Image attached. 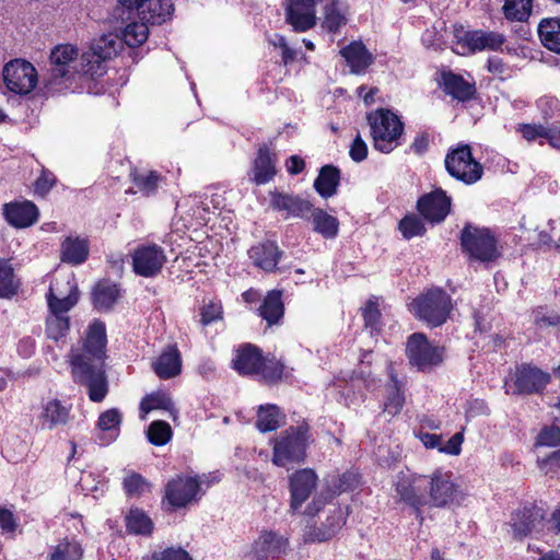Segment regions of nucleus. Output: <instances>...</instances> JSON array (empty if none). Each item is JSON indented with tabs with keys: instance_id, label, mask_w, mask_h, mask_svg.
Instances as JSON below:
<instances>
[{
	"instance_id": "nucleus-63",
	"label": "nucleus",
	"mask_w": 560,
	"mask_h": 560,
	"mask_svg": "<svg viewBox=\"0 0 560 560\" xmlns=\"http://www.w3.org/2000/svg\"><path fill=\"white\" fill-rule=\"evenodd\" d=\"M518 131L527 141H534L538 138L546 139V128L542 125L523 124L518 126Z\"/></svg>"
},
{
	"instance_id": "nucleus-26",
	"label": "nucleus",
	"mask_w": 560,
	"mask_h": 560,
	"mask_svg": "<svg viewBox=\"0 0 560 560\" xmlns=\"http://www.w3.org/2000/svg\"><path fill=\"white\" fill-rule=\"evenodd\" d=\"M346 513L340 506L329 511V515L320 527L311 529L307 534L310 541H327L331 539L345 525Z\"/></svg>"
},
{
	"instance_id": "nucleus-23",
	"label": "nucleus",
	"mask_w": 560,
	"mask_h": 560,
	"mask_svg": "<svg viewBox=\"0 0 560 560\" xmlns=\"http://www.w3.org/2000/svg\"><path fill=\"white\" fill-rule=\"evenodd\" d=\"M340 55L350 67L353 74H363L374 62V56L368 50L362 42H351L340 50Z\"/></svg>"
},
{
	"instance_id": "nucleus-25",
	"label": "nucleus",
	"mask_w": 560,
	"mask_h": 560,
	"mask_svg": "<svg viewBox=\"0 0 560 560\" xmlns=\"http://www.w3.org/2000/svg\"><path fill=\"white\" fill-rule=\"evenodd\" d=\"M261 358V351L257 347L247 343L236 350L232 364L240 374L253 375L258 373Z\"/></svg>"
},
{
	"instance_id": "nucleus-46",
	"label": "nucleus",
	"mask_w": 560,
	"mask_h": 560,
	"mask_svg": "<svg viewBox=\"0 0 560 560\" xmlns=\"http://www.w3.org/2000/svg\"><path fill=\"white\" fill-rule=\"evenodd\" d=\"M120 45L121 43L118 38L112 35H105L94 40L88 52L93 54L101 59L109 60L116 56Z\"/></svg>"
},
{
	"instance_id": "nucleus-24",
	"label": "nucleus",
	"mask_w": 560,
	"mask_h": 560,
	"mask_svg": "<svg viewBox=\"0 0 560 560\" xmlns=\"http://www.w3.org/2000/svg\"><path fill=\"white\" fill-rule=\"evenodd\" d=\"M78 57V49L70 44L55 47L50 54L51 79L54 81L70 77V63Z\"/></svg>"
},
{
	"instance_id": "nucleus-5",
	"label": "nucleus",
	"mask_w": 560,
	"mask_h": 560,
	"mask_svg": "<svg viewBox=\"0 0 560 560\" xmlns=\"http://www.w3.org/2000/svg\"><path fill=\"white\" fill-rule=\"evenodd\" d=\"M416 317L432 327L444 324L452 311V299L442 289H431L412 302Z\"/></svg>"
},
{
	"instance_id": "nucleus-51",
	"label": "nucleus",
	"mask_w": 560,
	"mask_h": 560,
	"mask_svg": "<svg viewBox=\"0 0 560 560\" xmlns=\"http://www.w3.org/2000/svg\"><path fill=\"white\" fill-rule=\"evenodd\" d=\"M150 443L156 446L165 445L172 438L171 425L162 420L153 421L147 432Z\"/></svg>"
},
{
	"instance_id": "nucleus-59",
	"label": "nucleus",
	"mask_w": 560,
	"mask_h": 560,
	"mask_svg": "<svg viewBox=\"0 0 560 560\" xmlns=\"http://www.w3.org/2000/svg\"><path fill=\"white\" fill-rule=\"evenodd\" d=\"M56 184V176L48 170H43L40 176L34 184V191L40 197H45Z\"/></svg>"
},
{
	"instance_id": "nucleus-31",
	"label": "nucleus",
	"mask_w": 560,
	"mask_h": 560,
	"mask_svg": "<svg viewBox=\"0 0 560 560\" xmlns=\"http://www.w3.org/2000/svg\"><path fill=\"white\" fill-rule=\"evenodd\" d=\"M70 415V407L65 406L58 399H51L43 406L39 416V422L43 429L52 430L58 425H63L68 422Z\"/></svg>"
},
{
	"instance_id": "nucleus-37",
	"label": "nucleus",
	"mask_w": 560,
	"mask_h": 560,
	"mask_svg": "<svg viewBox=\"0 0 560 560\" xmlns=\"http://www.w3.org/2000/svg\"><path fill=\"white\" fill-rule=\"evenodd\" d=\"M284 313V305L282 302V294L280 291H270L262 301L259 307L260 316L268 323L269 326L277 324Z\"/></svg>"
},
{
	"instance_id": "nucleus-41",
	"label": "nucleus",
	"mask_w": 560,
	"mask_h": 560,
	"mask_svg": "<svg viewBox=\"0 0 560 560\" xmlns=\"http://www.w3.org/2000/svg\"><path fill=\"white\" fill-rule=\"evenodd\" d=\"M83 548L74 539H63L52 546L48 560H82Z\"/></svg>"
},
{
	"instance_id": "nucleus-14",
	"label": "nucleus",
	"mask_w": 560,
	"mask_h": 560,
	"mask_svg": "<svg viewBox=\"0 0 560 560\" xmlns=\"http://www.w3.org/2000/svg\"><path fill=\"white\" fill-rule=\"evenodd\" d=\"M200 482L196 477L177 476L165 488V499L173 508H184L197 499Z\"/></svg>"
},
{
	"instance_id": "nucleus-1",
	"label": "nucleus",
	"mask_w": 560,
	"mask_h": 560,
	"mask_svg": "<svg viewBox=\"0 0 560 560\" xmlns=\"http://www.w3.org/2000/svg\"><path fill=\"white\" fill-rule=\"evenodd\" d=\"M106 343L105 324L94 320L85 331L82 346L72 347L69 353L72 380L85 388L93 402H102L109 392L105 370Z\"/></svg>"
},
{
	"instance_id": "nucleus-48",
	"label": "nucleus",
	"mask_w": 560,
	"mask_h": 560,
	"mask_svg": "<svg viewBox=\"0 0 560 560\" xmlns=\"http://www.w3.org/2000/svg\"><path fill=\"white\" fill-rule=\"evenodd\" d=\"M346 15L339 2L334 1L326 5L323 21L324 28L330 33H336L340 26L346 24Z\"/></svg>"
},
{
	"instance_id": "nucleus-47",
	"label": "nucleus",
	"mask_w": 560,
	"mask_h": 560,
	"mask_svg": "<svg viewBox=\"0 0 560 560\" xmlns=\"http://www.w3.org/2000/svg\"><path fill=\"white\" fill-rule=\"evenodd\" d=\"M149 22H131L122 31V39L129 47L142 45L149 35Z\"/></svg>"
},
{
	"instance_id": "nucleus-4",
	"label": "nucleus",
	"mask_w": 560,
	"mask_h": 560,
	"mask_svg": "<svg viewBox=\"0 0 560 560\" xmlns=\"http://www.w3.org/2000/svg\"><path fill=\"white\" fill-rule=\"evenodd\" d=\"M448 175L465 185H474L483 175V166L472 156L468 144H459L447 151L444 159Z\"/></svg>"
},
{
	"instance_id": "nucleus-34",
	"label": "nucleus",
	"mask_w": 560,
	"mask_h": 560,
	"mask_svg": "<svg viewBox=\"0 0 560 560\" xmlns=\"http://www.w3.org/2000/svg\"><path fill=\"white\" fill-rule=\"evenodd\" d=\"M89 256V245L85 240L68 236L61 243V260L71 265H80Z\"/></svg>"
},
{
	"instance_id": "nucleus-11",
	"label": "nucleus",
	"mask_w": 560,
	"mask_h": 560,
	"mask_svg": "<svg viewBox=\"0 0 560 560\" xmlns=\"http://www.w3.org/2000/svg\"><path fill=\"white\" fill-rule=\"evenodd\" d=\"M513 535L516 539H523L533 534L541 533L546 527V511L537 505H526L516 511L510 521Z\"/></svg>"
},
{
	"instance_id": "nucleus-6",
	"label": "nucleus",
	"mask_w": 560,
	"mask_h": 560,
	"mask_svg": "<svg viewBox=\"0 0 560 560\" xmlns=\"http://www.w3.org/2000/svg\"><path fill=\"white\" fill-rule=\"evenodd\" d=\"M460 245L470 258L481 262L493 261L500 255L495 237L486 228L466 224L460 232Z\"/></svg>"
},
{
	"instance_id": "nucleus-54",
	"label": "nucleus",
	"mask_w": 560,
	"mask_h": 560,
	"mask_svg": "<svg viewBox=\"0 0 560 560\" xmlns=\"http://www.w3.org/2000/svg\"><path fill=\"white\" fill-rule=\"evenodd\" d=\"M106 61L93 54L84 52L81 57L82 70L92 79L102 77L106 73Z\"/></svg>"
},
{
	"instance_id": "nucleus-28",
	"label": "nucleus",
	"mask_w": 560,
	"mask_h": 560,
	"mask_svg": "<svg viewBox=\"0 0 560 560\" xmlns=\"http://www.w3.org/2000/svg\"><path fill=\"white\" fill-rule=\"evenodd\" d=\"M155 374L162 380L177 376L182 371V359L175 346H168L152 363Z\"/></svg>"
},
{
	"instance_id": "nucleus-12",
	"label": "nucleus",
	"mask_w": 560,
	"mask_h": 560,
	"mask_svg": "<svg viewBox=\"0 0 560 560\" xmlns=\"http://www.w3.org/2000/svg\"><path fill=\"white\" fill-rule=\"evenodd\" d=\"M284 21L296 33H304L316 25L314 0H287Z\"/></svg>"
},
{
	"instance_id": "nucleus-64",
	"label": "nucleus",
	"mask_w": 560,
	"mask_h": 560,
	"mask_svg": "<svg viewBox=\"0 0 560 560\" xmlns=\"http://www.w3.org/2000/svg\"><path fill=\"white\" fill-rule=\"evenodd\" d=\"M153 560H191L187 551L182 548H167L154 555Z\"/></svg>"
},
{
	"instance_id": "nucleus-35",
	"label": "nucleus",
	"mask_w": 560,
	"mask_h": 560,
	"mask_svg": "<svg viewBox=\"0 0 560 560\" xmlns=\"http://www.w3.org/2000/svg\"><path fill=\"white\" fill-rule=\"evenodd\" d=\"M118 298L119 289L117 284L108 280L97 282L92 292L93 304L100 311L110 310Z\"/></svg>"
},
{
	"instance_id": "nucleus-53",
	"label": "nucleus",
	"mask_w": 560,
	"mask_h": 560,
	"mask_svg": "<svg viewBox=\"0 0 560 560\" xmlns=\"http://www.w3.org/2000/svg\"><path fill=\"white\" fill-rule=\"evenodd\" d=\"M283 364L275 358H261L259 374L266 382L275 383L281 380L283 374Z\"/></svg>"
},
{
	"instance_id": "nucleus-56",
	"label": "nucleus",
	"mask_w": 560,
	"mask_h": 560,
	"mask_svg": "<svg viewBox=\"0 0 560 560\" xmlns=\"http://www.w3.org/2000/svg\"><path fill=\"white\" fill-rule=\"evenodd\" d=\"M122 415L117 408H110L98 417L97 425L102 431H118Z\"/></svg>"
},
{
	"instance_id": "nucleus-18",
	"label": "nucleus",
	"mask_w": 560,
	"mask_h": 560,
	"mask_svg": "<svg viewBox=\"0 0 560 560\" xmlns=\"http://www.w3.org/2000/svg\"><path fill=\"white\" fill-rule=\"evenodd\" d=\"M288 539L275 532H261L259 537L254 541L252 551L248 557L256 560H266L268 558H277L285 553L288 548Z\"/></svg>"
},
{
	"instance_id": "nucleus-8",
	"label": "nucleus",
	"mask_w": 560,
	"mask_h": 560,
	"mask_svg": "<svg viewBox=\"0 0 560 560\" xmlns=\"http://www.w3.org/2000/svg\"><path fill=\"white\" fill-rule=\"evenodd\" d=\"M131 258L133 272L144 278H154L160 275L167 261L164 248L155 243L137 246Z\"/></svg>"
},
{
	"instance_id": "nucleus-58",
	"label": "nucleus",
	"mask_w": 560,
	"mask_h": 560,
	"mask_svg": "<svg viewBox=\"0 0 560 560\" xmlns=\"http://www.w3.org/2000/svg\"><path fill=\"white\" fill-rule=\"evenodd\" d=\"M536 445L550 447L560 445V428L544 427L536 439Z\"/></svg>"
},
{
	"instance_id": "nucleus-33",
	"label": "nucleus",
	"mask_w": 560,
	"mask_h": 560,
	"mask_svg": "<svg viewBox=\"0 0 560 560\" xmlns=\"http://www.w3.org/2000/svg\"><path fill=\"white\" fill-rule=\"evenodd\" d=\"M541 44L548 50L560 54V18H545L538 24Z\"/></svg>"
},
{
	"instance_id": "nucleus-30",
	"label": "nucleus",
	"mask_w": 560,
	"mask_h": 560,
	"mask_svg": "<svg viewBox=\"0 0 560 560\" xmlns=\"http://www.w3.org/2000/svg\"><path fill=\"white\" fill-rule=\"evenodd\" d=\"M276 175L275 158L270 154L267 145L258 149L257 158L253 162L252 180L257 185L270 182Z\"/></svg>"
},
{
	"instance_id": "nucleus-52",
	"label": "nucleus",
	"mask_w": 560,
	"mask_h": 560,
	"mask_svg": "<svg viewBox=\"0 0 560 560\" xmlns=\"http://www.w3.org/2000/svg\"><path fill=\"white\" fill-rule=\"evenodd\" d=\"M399 231L406 240L421 236L425 233L422 218L416 214H407L399 222Z\"/></svg>"
},
{
	"instance_id": "nucleus-3",
	"label": "nucleus",
	"mask_w": 560,
	"mask_h": 560,
	"mask_svg": "<svg viewBox=\"0 0 560 560\" xmlns=\"http://www.w3.org/2000/svg\"><path fill=\"white\" fill-rule=\"evenodd\" d=\"M374 148L383 153L392 152L398 145L404 132V122L392 110L378 108L368 115Z\"/></svg>"
},
{
	"instance_id": "nucleus-7",
	"label": "nucleus",
	"mask_w": 560,
	"mask_h": 560,
	"mask_svg": "<svg viewBox=\"0 0 560 560\" xmlns=\"http://www.w3.org/2000/svg\"><path fill=\"white\" fill-rule=\"evenodd\" d=\"M406 355L418 371L430 372L443 362L444 348L432 345L424 334L415 332L408 337Z\"/></svg>"
},
{
	"instance_id": "nucleus-19",
	"label": "nucleus",
	"mask_w": 560,
	"mask_h": 560,
	"mask_svg": "<svg viewBox=\"0 0 560 560\" xmlns=\"http://www.w3.org/2000/svg\"><path fill=\"white\" fill-rule=\"evenodd\" d=\"M317 486V476L314 470L305 468L295 471L290 477L291 509L299 510L310 498Z\"/></svg>"
},
{
	"instance_id": "nucleus-32",
	"label": "nucleus",
	"mask_w": 560,
	"mask_h": 560,
	"mask_svg": "<svg viewBox=\"0 0 560 560\" xmlns=\"http://www.w3.org/2000/svg\"><path fill=\"white\" fill-rule=\"evenodd\" d=\"M340 183V170L334 165H325L320 168L314 182V188L325 199L334 196Z\"/></svg>"
},
{
	"instance_id": "nucleus-13",
	"label": "nucleus",
	"mask_w": 560,
	"mask_h": 560,
	"mask_svg": "<svg viewBox=\"0 0 560 560\" xmlns=\"http://www.w3.org/2000/svg\"><path fill=\"white\" fill-rule=\"evenodd\" d=\"M417 209L428 222L432 224L441 223L451 211V197L443 189L438 188L420 197Z\"/></svg>"
},
{
	"instance_id": "nucleus-42",
	"label": "nucleus",
	"mask_w": 560,
	"mask_h": 560,
	"mask_svg": "<svg viewBox=\"0 0 560 560\" xmlns=\"http://www.w3.org/2000/svg\"><path fill=\"white\" fill-rule=\"evenodd\" d=\"M281 412L276 405L260 406L257 412V429L262 432L275 431L280 427Z\"/></svg>"
},
{
	"instance_id": "nucleus-57",
	"label": "nucleus",
	"mask_w": 560,
	"mask_h": 560,
	"mask_svg": "<svg viewBox=\"0 0 560 560\" xmlns=\"http://www.w3.org/2000/svg\"><path fill=\"white\" fill-rule=\"evenodd\" d=\"M222 305L219 301L210 300L200 308V323L208 326L222 318Z\"/></svg>"
},
{
	"instance_id": "nucleus-36",
	"label": "nucleus",
	"mask_w": 560,
	"mask_h": 560,
	"mask_svg": "<svg viewBox=\"0 0 560 560\" xmlns=\"http://www.w3.org/2000/svg\"><path fill=\"white\" fill-rule=\"evenodd\" d=\"M308 219L312 220L314 231L325 238H334L337 236L339 222L335 217L313 206Z\"/></svg>"
},
{
	"instance_id": "nucleus-55",
	"label": "nucleus",
	"mask_w": 560,
	"mask_h": 560,
	"mask_svg": "<svg viewBox=\"0 0 560 560\" xmlns=\"http://www.w3.org/2000/svg\"><path fill=\"white\" fill-rule=\"evenodd\" d=\"M125 492L130 497H140L147 489V480L137 472H129L122 480Z\"/></svg>"
},
{
	"instance_id": "nucleus-21",
	"label": "nucleus",
	"mask_w": 560,
	"mask_h": 560,
	"mask_svg": "<svg viewBox=\"0 0 560 560\" xmlns=\"http://www.w3.org/2000/svg\"><path fill=\"white\" fill-rule=\"evenodd\" d=\"M3 215L10 225L23 229L33 225L37 221L39 211L32 201H12L4 205Z\"/></svg>"
},
{
	"instance_id": "nucleus-62",
	"label": "nucleus",
	"mask_w": 560,
	"mask_h": 560,
	"mask_svg": "<svg viewBox=\"0 0 560 560\" xmlns=\"http://www.w3.org/2000/svg\"><path fill=\"white\" fill-rule=\"evenodd\" d=\"M349 155L352 161L360 163L368 156V145L364 140L358 135L352 141L349 150Z\"/></svg>"
},
{
	"instance_id": "nucleus-45",
	"label": "nucleus",
	"mask_w": 560,
	"mask_h": 560,
	"mask_svg": "<svg viewBox=\"0 0 560 560\" xmlns=\"http://www.w3.org/2000/svg\"><path fill=\"white\" fill-rule=\"evenodd\" d=\"M173 401L171 397L163 392H155L144 396L140 402V411L144 418L152 410H173Z\"/></svg>"
},
{
	"instance_id": "nucleus-50",
	"label": "nucleus",
	"mask_w": 560,
	"mask_h": 560,
	"mask_svg": "<svg viewBox=\"0 0 560 560\" xmlns=\"http://www.w3.org/2000/svg\"><path fill=\"white\" fill-rule=\"evenodd\" d=\"M130 176L138 190L145 196H150L156 191L161 179L160 175L154 171L148 173H138L135 171Z\"/></svg>"
},
{
	"instance_id": "nucleus-39",
	"label": "nucleus",
	"mask_w": 560,
	"mask_h": 560,
	"mask_svg": "<svg viewBox=\"0 0 560 560\" xmlns=\"http://www.w3.org/2000/svg\"><path fill=\"white\" fill-rule=\"evenodd\" d=\"M78 293L70 291L66 296H58L55 293L54 285H50L47 293V303L49 307V315H57L61 317H69L68 312L77 304Z\"/></svg>"
},
{
	"instance_id": "nucleus-60",
	"label": "nucleus",
	"mask_w": 560,
	"mask_h": 560,
	"mask_svg": "<svg viewBox=\"0 0 560 560\" xmlns=\"http://www.w3.org/2000/svg\"><path fill=\"white\" fill-rule=\"evenodd\" d=\"M362 316L366 327H370L372 330L376 329L381 318L377 304L373 301H369L362 310Z\"/></svg>"
},
{
	"instance_id": "nucleus-9",
	"label": "nucleus",
	"mask_w": 560,
	"mask_h": 560,
	"mask_svg": "<svg viewBox=\"0 0 560 560\" xmlns=\"http://www.w3.org/2000/svg\"><path fill=\"white\" fill-rule=\"evenodd\" d=\"M3 81L9 91L19 95L31 93L37 84V71L23 59H14L3 68Z\"/></svg>"
},
{
	"instance_id": "nucleus-38",
	"label": "nucleus",
	"mask_w": 560,
	"mask_h": 560,
	"mask_svg": "<svg viewBox=\"0 0 560 560\" xmlns=\"http://www.w3.org/2000/svg\"><path fill=\"white\" fill-rule=\"evenodd\" d=\"M126 529L132 535L149 536L153 530V522L150 516L139 508H131L125 516Z\"/></svg>"
},
{
	"instance_id": "nucleus-40",
	"label": "nucleus",
	"mask_w": 560,
	"mask_h": 560,
	"mask_svg": "<svg viewBox=\"0 0 560 560\" xmlns=\"http://www.w3.org/2000/svg\"><path fill=\"white\" fill-rule=\"evenodd\" d=\"M390 384L387 386L386 399L384 402V411L395 416L402 409L405 397L400 388L397 376L394 375L393 369L389 368Z\"/></svg>"
},
{
	"instance_id": "nucleus-15",
	"label": "nucleus",
	"mask_w": 560,
	"mask_h": 560,
	"mask_svg": "<svg viewBox=\"0 0 560 560\" xmlns=\"http://www.w3.org/2000/svg\"><path fill=\"white\" fill-rule=\"evenodd\" d=\"M551 376L549 373L534 366L532 364H521L516 368L514 386L515 394H538L541 393L547 384H549Z\"/></svg>"
},
{
	"instance_id": "nucleus-16",
	"label": "nucleus",
	"mask_w": 560,
	"mask_h": 560,
	"mask_svg": "<svg viewBox=\"0 0 560 560\" xmlns=\"http://www.w3.org/2000/svg\"><path fill=\"white\" fill-rule=\"evenodd\" d=\"M429 504L436 508H443L454 503L459 494L457 486L451 480L450 476L436 471L429 480Z\"/></svg>"
},
{
	"instance_id": "nucleus-49",
	"label": "nucleus",
	"mask_w": 560,
	"mask_h": 560,
	"mask_svg": "<svg viewBox=\"0 0 560 560\" xmlns=\"http://www.w3.org/2000/svg\"><path fill=\"white\" fill-rule=\"evenodd\" d=\"M70 318L57 315H48L46 318V336L47 338L58 342L69 331Z\"/></svg>"
},
{
	"instance_id": "nucleus-29",
	"label": "nucleus",
	"mask_w": 560,
	"mask_h": 560,
	"mask_svg": "<svg viewBox=\"0 0 560 560\" xmlns=\"http://www.w3.org/2000/svg\"><path fill=\"white\" fill-rule=\"evenodd\" d=\"M442 83L444 92L459 102L470 101L476 94L475 83L452 71L442 74Z\"/></svg>"
},
{
	"instance_id": "nucleus-20",
	"label": "nucleus",
	"mask_w": 560,
	"mask_h": 560,
	"mask_svg": "<svg viewBox=\"0 0 560 560\" xmlns=\"http://www.w3.org/2000/svg\"><path fill=\"white\" fill-rule=\"evenodd\" d=\"M270 207L279 212H285L287 217L308 219L313 205L300 196L282 194L278 191L270 192Z\"/></svg>"
},
{
	"instance_id": "nucleus-27",
	"label": "nucleus",
	"mask_w": 560,
	"mask_h": 560,
	"mask_svg": "<svg viewBox=\"0 0 560 560\" xmlns=\"http://www.w3.org/2000/svg\"><path fill=\"white\" fill-rule=\"evenodd\" d=\"M281 254L282 253L279 247L270 241L252 246L248 250V255L253 260V264L267 272L276 269Z\"/></svg>"
},
{
	"instance_id": "nucleus-61",
	"label": "nucleus",
	"mask_w": 560,
	"mask_h": 560,
	"mask_svg": "<svg viewBox=\"0 0 560 560\" xmlns=\"http://www.w3.org/2000/svg\"><path fill=\"white\" fill-rule=\"evenodd\" d=\"M19 526L14 514L7 508L0 506V529L2 534H12Z\"/></svg>"
},
{
	"instance_id": "nucleus-2",
	"label": "nucleus",
	"mask_w": 560,
	"mask_h": 560,
	"mask_svg": "<svg viewBox=\"0 0 560 560\" xmlns=\"http://www.w3.org/2000/svg\"><path fill=\"white\" fill-rule=\"evenodd\" d=\"M308 425L289 427L273 440L272 463L279 467L299 464L306 457Z\"/></svg>"
},
{
	"instance_id": "nucleus-22",
	"label": "nucleus",
	"mask_w": 560,
	"mask_h": 560,
	"mask_svg": "<svg viewBox=\"0 0 560 560\" xmlns=\"http://www.w3.org/2000/svg\"><path fill=\"white\" fill-rule=\"evenodd\" d=\"M173 12L174 4L172 0H144L135 16H138L140 21L161 25L171 19Z\"/></svg>"
},
{
	"instance_id": "nucleus-17",
	"label": "nucleus",
	"mask_w": 560,
	"mask_h": 560,
	"mask_svg": "<svg viewBox=\"0 0 560 560\" xmlns=\"http://www.w3.org/2000/svg\"><path fill=\"white\" fill-rule=\"evenodd\" d=\"M457 44L467 47L470 52L498 50L504 43L502 34L482 30L462 31L456 34Z\"/></svg>"
},
{
	"instance_id": "nucleus-43",
	"label": "nucleus",
	"mask_w": 560,
	"mask_h": 560,
	"mask_svg": "<svg viewBox=\"0 0 560 560\" xmlns=\"http://www.w3.org/2000/svg\"><path fill=\"white\" fill-rule=\"evenodd\" d=\"M20 288V281L8 260H0V299H11Z\"/></svg>"
},
{
	"instance_id": "nucleus-10",
	"label": "nucleus",
	"mask_w": 560,
	"mask_h": 560,
	"mask_svg": "<svg viewBox=\"0 0 560 560\" xmlns=\"http://www.w3.org/2000/svg\"><path fill=\"white\" fill-rule=\"evenodd\" d=\"M429 479L425 476H417L400 472L395 483L396 494L400 501L413 508L417 512L429 504Z\"/></svg>"
},
{
	"instance_id": "nucleus-44",
	"label": "nucleus",
	"mask_w": 560,
	"mask_h": 560,
	"mask_svg": "<svg viewBox=\"0 0 560 560\" xmlns=\"http://www.w3.org/2000/svg\"><path fill=\"white\" fill-rule=\"evenodd\" d=\"M533 0H504L503 13L506 20L524 22L532 14Z\"/></svg>"
}]
</instances>
